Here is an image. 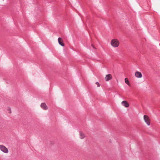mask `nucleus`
<instances>
[{
    "label": "nucleus",
    "mask_w": 160,
    "mask_h": 160,
    "mask_svg": "<svg viewBox=\"0 0 160 160\" xmlns=\"http://www.w3.org/2000/svg\"><path fill=\"white\" fill-rule=\"evenodd\" d=\"M120 42L119 40L117 39H113L111 40L110 44L114 48H117L119 45Z\"/></svg>",
    "instance_id": "1"
},
{
    "label": "nucleus",
    "mask_w": 160,
    "mask_h": 160,
    "mask_svg": "<svg viewBox=\"0 0 160 160\" xmlns=\"http://www.w3.org/2000/svg\"><path fill=\"white\" fill-rule=\"evenodd\" d=\"M143 120L144 122L148 126L150 125L151 121L148 116L146 115H144L143 116Z\"/></svg>",
    "instance_id": "2"
},
{
    "label": "nucleus",
    "mask_w": 160,
    "mask_h": 160,
    "mask_svg": "<svg viewBox=\"0 0 160 160\" xmlns=\"http://www.w3.org/2000/svg\"><path fill=\"white\" fill-rule=\"evenodd\" d=\"M0 149L5 153H7L8 152V149L3 145H0Z\"/></svg>",
    "instance_id": "3"
},
{
    "label": "nucleus",
    "mask_w": 160,
    "mask_h": 160,
    "mask_svg": "<svg viewBox=\"0 0 160 160\" xmlns=\"http://www.w3.org/2000/svg\"><path fill=\"white\" fill-rule=\"evenodd\" d=\"M135 76L138 78H142V74L139 71H136L135 73Z\"/></svg>",
    "instance_id": "4"
},
{
    "label": "nucleus",
    "mask_w": 160,
    "mask_h": 160,
    "mask_svg": "<svg viewBox=\"0 0 160 160\" xmlns=\"http://www.w3.org/2000/svg\"><path fill=\"white\" fill-rule=\"evenodd\" d=\"M122 105L125 108H128L129 107V104L126 101H123L121 102Z\"/></svg>",
    "instance_id": "5"
},
{
    "label": "nucleus",
    "mask_w": 160,
    "mask_h": 160,
    "mask_svg": "<svg viewBox=\"0 0 160 160\" xmlns=\"http://www.w3.org/2000/svg\"><path fill=\"white\" fill-rule=\"evenodd\" d=\"M112 78V75L110 74L107 75L105 78V81H108L109 80H111Z\"/></svg>",
    "instance_id": "6"
},
{
    "label": "nucleus",
    "mask_w": 160,
    "mask_h": 160,
    "mask_svg": "<svg viewBox=\"0 0 160 160\" xmlns=\"http://www.w3.org/2000/svg\"><path fill=\"white\" fill-rule=\"evenodd\" d=\"M41 107L43 109L47 110L48 109V107L45 103H42L41 104Z\"/></svg>",
    "instance_id": "7"
},
{
    "label": "nucleus",
    "mask_w": 160,
    "mask_h": 160,
    "mask_svg": "<svg viewBox=\"0 0 160 160\" xmlns=\"http://www.w3.org/2000/svg\"><path fill=\"white\" fill-rule=\"evenodd\" d=\"M58 43L62 46H64V44L63 42V41L61 38H59L58 39Z\"/></svg>",
    "instance_id": "8"
},
{
    "label": "nucleus",
    "mask_w": 160,
    "mask_h": 160,
    "mask_svg": "<svg viewBox=\"0 0 160 160\" xmlns=\"http://www.w3.org/2000/svg\"><path fill=\"white\" fill-rule=\"evenodd\" d=\"M80 138L81 139H83L85 137V135L84 133L81 132L80 133Z\"/></svg>",
    "instance_id": "9"
},
{
    "label": "nucleus",
    "mask_w": 160,
    "mask_h": 160,
    "mask_svg": "<svg viewBox=\"0 0 160 160\" xmlns=\"http://www.w3.org/2000/svg\"><path fill=\"white\" fill-rule=\"evenodd\" d=\"M125 83L127 84L128 85L130 86V83L129 80H128L127 78H126L125 79Z\"/></svg>",
    "instance_id": "10"
},
{
    "label": "nucleus",
    "mask_w": 160,
    "mask_h": 160,
    "mask_svg": "<svg viewBox=\"0 0 160 160\" xmlns=\"http://www.w3.org/2000/svg\"><path fill=\"white\" fill-rule=\"evenodd\" d=\"M95 84L97 85L98 87H99L100 86V84L98 82H96Z\"/></svg>",
    "instance_id": "11"
},
{
    "label": "nucleus",
    "mask_w": 160,
    "mask_h": 160,
    "mask_svg": "<svg viewBox=\"0 0 160 160\" xmlns=\"http://www.w3.org/2000/svg\"><path fill=\"white\" fill-rule=\"evenodd\" d=\"M92 46L93 48H94V46H93V45H92Z\"/></svg>",
    "instance_id": "12"
}]
</instances>
